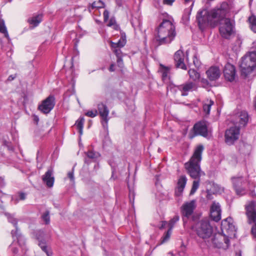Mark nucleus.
<instances>
[{
    "instance_id": "nucleus-50",
    "label": "nucleus",
    "mask_w": 256,
    "mask_h": 256,
    "mask_svg": "<svg viewBox=\"0 0 256 256\" xmlns=\"http://www.w3.org/2000/svg\"><path fill=\"white\" fill-rule=\"evenodd\" d=\"M174 0H164L163 3L164 4L172 6L174 2Z\"/></svg>"
},
{
    "instance_id": "nucleus-11",
    "label": "nucleus",
    "mask_w": 256,
    "mask_h": 256,
    "mask_svg": "<svg viewBox=\"0 0 256 256\" xmlns=\"http://www.w3.org/2000/svg\"><path fill=\"white\" fill-rule=\"evenodd\" d=\"M240 129H226L224 133V142L228 146L233 145L239 138Z\"/></svg>"
},
{
    "instance_id": "nucleus-26",
    "label": "nucleus",
    "mask_w": 256,
    "mask_h": 256,
    "mask_svg": "<svg viewBox=\"0 0 256 256\" xmlns=\"http://www.w3.org/2000/svg\"><path fill=\"white\" fill-rule=\"evenodd\" d=\"M126 42V36L122 35L117 42H110L112 48H122L124 47Z\"/></svg>"
},
{
    "instance_id": "nucleus-10",
    "label": "nucleus",
    "mask_w": 256,
    "mask_h": 256,
    "mask_svg": "<svg viewBox=\"0 0 256 256\" xmlns=\"http://www.w3.org/2000/svg\"><path fill=\"white\" fill-rule=\"evenodd\" d=\"M212 243L215 248L226 250L230 246V241L226 235L218 234L212 238Z\"/></svg>"
},
{
    "instance_id": "nucleus-31",
    "label": "nucleus",
    "mask_w": 256,
    "mask_h": 256,
    "mask_svg": "<svg viewBox=\"0 0 256 256\" xmlns=\"http://www.w3.org/2000/svg\"><path fill=\"white\" fill-rule=\"evenodd\" d=\"M248 21L250 29L254 32H256V16L254 15H252L249 17Z\"/></svg>"
},
{
    "instance_id": "nucleus-55",
    "label": "nucleus",
    "mask_w": 256,
    "mask_h": 256,
    "mask_svg": "<svg viewBox=\"0 0 256 256\" xmlns=\"http://www.w3.org/2000/svg\"><path fill=\"white\" fill-rule=\"evenodd\" d=\"M166 224H167V222L166 221H162V225L160 227V229L164 228L165 227V226Z\"/></svg>"
},
{
    "instance_id": "nucleus-33",
    "label": "nucleus",
    "mask_w": 256,
    "mask_h": 256,
    "mask_svg": "<svg viewBox=\"0 0 256 256\" xmlns=\"http://www.w3.org/2000/svg\"><path fill=\"white\" fill-rule=\"evenodd\" d=\"M209 126V124L205 120H202L196 123L192 128H208Z\"/></svg>"
},
{
    "instance_id": "nucleus-38",
    "label": "nucleus",
    "mask_w": 256,
    "mask_h": 256,
    "mask_svg": "<svg viewBox=\"0 0 256 256\" xmlns=\"http://www.w3.org/2000/svg\"><path fill=\"white\" fill-rule=\"evenodd\" d=\"M42 218L45 222L46 224H48L50 222V212L48 211L46 212L42 216Z\"/></svg>"
},
{
    "instance_id": "nucleus-30",
    "label": "nucleus",
    "mask_w": 256,
    "mask_h": 256,
    "mask_svg": "<svg viewBox=\"0 0 256 256\" xmlns=\"http://www.w3.org/2000/svg\"><path fill=\"white\" fill-rule=\"evenodd\" d=\"M0 32L4 34L6 38L9 39V36L7 28L5 25L4 21L2 19H0Z\"/></svg>"
},
{
    "instance_id": "nucleus-37",
    "label": "nucleus",
    "mask_w": 256,
    "mask_h": 256,
    "mask_svg": "<svg viewBox=\"0 0 256 256\" xmlns=\"http://www.w3.org/2000/svg\"><path fill=\"white\" fill-rule=\"evenodd\" d=\"M186 4H190L189 8L185 10V13L188 12V14L190 15L192 10V8L194 4V0H184Z\"/></svg>"
},
{
    "instance_id": "nucleus-1",
    "label": "nucleus",
    "mask_w": 256,
    "mask_h": 256,
    "mask_svg": "<svg viewBox=\"0 0 256 256\" xmlns=\"http://www.w3.org/2000/svg\"><path fill=\"white\" fill-rule=\"evenodd\" d=\"M232 8L231 4L223 2L214 8L208 10L203 9L199 10L196 16L199 27L202 28L206 25L214 27L220 24V36L224 38H230L234 33V23L226 15Z\"/></svg>"
},
{
    "instance_id": "nucleus-29",
    "label": "nucleus",
    "mask_w": 256,
    "mask_h": 256,
    "mask_svg": "<svg viewBox=\"0 0 256 256\" xmlns=\"http://www.w3.org/2000/svg\"><path fill=\"white\" fill-rule=\"evenodd\" d=\"M190 78L194 82L198 81L200 78V74L194 69H190L188 72Z\"/></svg>"
},
{
    "instance_id": "nucleus-47",
    "label": "nucleus",
    "mask_w": 256,
    "mask_h": 256,
    "mask_svg": "<svg viewBox=\"0 0 256 256\" xmlns=\"http://www.w3.org/2000/svg\"><path fill=\"white\" fill-rule=\"evenodd\" d=\"M104 21L106 22L109 18V12L108 10H105L103 13Z\"/></svg>"
},
{
    "instance_id": "nucleus-51",
    "label": "nucleus",
    "mask_w": 256,
    "mask_h": 256,
    "mask_svg": "<svg viewBox=\"0 0 256 256\" xmlns=\"http://www.w3.org/2000/svg\"><path fill=\"white\" fill-rule=\"evenodd\" d=\"M202 84L203 85V86H206L208 85L209 82L206 79L202 78L200 80Z\"/></svg>"
},
{
    "instance_id": "nucleus-13",
    "label": "nucleus",
    "mask_w": 256,
    "mask_h": 256,
    "mask_svg": "<svg viewBox=\"0 0 256 256\" xmlns=\"http://www.w3.org/2000/svg\"><path fill=\"white\" fill-rule=\"evenodd\" d=\"M199 135L207 139H210L212 138V132L211 129H192L189 132L188 136L190 139H192Z\"/></svg>"
},
{
    "instance_id": "nucleus-52",
    "label": "nucleus",
    "mask_w": 256,
    "mask_h": 256,
    "mask_svg": "<svg viewBox=\"0 0 256 256\" xmlns=\"http://www.w3.org/2000/svg\"><path fill=\"white\" fill-rule=\"evenodd\" d=\"M5 186V182L4 180V178L0 176V188H2Z\"/></svg>"
},
{
    "instance_id": "nucleus-61",
    "label": "nucleus",
    "mask_w": 256,
    "mask_h": 256,
    "mask_svg": "<svg viewBox=\"0 0 256 256\" xmlns=\"http://www.w3.org/2000/svg\"><path fill=\"white\" fill-rule=\"evenodd\" d=\"M18 199H16V202H18Z\"/></svg>"
},
{
    "instance_id": "nucleus-54",
    "label": "nucleus",
    "mask_w": 256,
    "mask_h": 256,
    "mask_svg": "<svg viewBox=\"0 0 256 256\" xmlns=\"http://www.w3.org/2000/svg\"><path fill=\"white\" fill-rule=\"evenodd\" d=\"M68 177L72 180H74V176L73 172H70L68 174Z\"/></svg>"
},
{
    "instance_id": "nucleus-12",
    "label": "nucleus",
    "mask_w": 256,
    "mask_h": 256,
    "mask_svg": "<svg viewBox=\"0 0 256 256\" xmlns=\"http://www.w3.org/2000/svg\"><path fill=\"white\" fill-rule=\"evenodd\" d=\"M246 214L250 222H256V202L250 201L245 205Z\"/></svg>"
},
{
    "instance_id": "nucleus-58",
    "label": "nucleus",
    "mask_w": 256,
    "mask_h": 256,
    "mask_svg": "<svg viewBox=\"0 0 256 256\" xmlns=\"http://www.w3.org/2000/svg\"><path fill=\"white\" fill-rule=\"evenodd\" d=\"M15 78V76H13L12 75H10L8 76V81H12V80H14V78Z\"/></svg>"
},
{
    "instance_id": "nucleus-16",
    "label": "nucleus",
    "mask_w": 256,
    "mask_h": 256,
    "mask_svg": "<svg viewBox=\"0 0 256 256\" xmlns=\"http://www.w3.org/2000/svg\"><path fill=\"white\" fill-rule=\"evenodd\" d=\"M184 55L181 50L176 51L174 54V60L176 68H180L182 70H186V67L184 63Z\"/></svg>"
},
{
    "instance_id": "nucleus-49",
    "label": "nucleus",
    "mask_w": 256,
    "mask_h": 256,
    "mask_svg": "<svg viewBox=\"0 0 256 256\" xmlns=\"http://www.w3.org/2000/svg\"><path fill=\"white\" fill-rule=\"evenodd\" d=\"M252 228V233L253 236L256 238V222Z\"/></svg>"
},
{
    "instance_id": "nucleus-45",
    "label": "nucleus",
    "mask_w": 256,
    "mask_h": 256,
    "mask_svg": "<svg viewBox=\"0 0 256 256\" xmlns=\"http://www.w3.org/2000/svg\"><path fill=\"white\" fill-rule=\"evenodd\" d=\"M4 146H6L9 150H14V148L12 146L10 142H6V140L4 141Z\"/></svg>"
},
{
    "instance_id": "nucleus-21",
    "label": "nucleus",
    "mask_w": 256,
    "mask_h": 256,
    "mask_svg": "<svg viewBox=\"0 0 256 256\" xmlns=\"http://www.w3.org/2000/svg\"><path fill=\"white\" fill-rule=\"evenodd\" d=\"M42 180L48 187L52 188L53 186L54 177V172L52 168H50L45 174L42 176Z\"/></svg>"
},
{
    "instance_id": "nucleus-53",
    "label": "nucleus",
    "mask_w": 256,
    "mask_h": 256,
    "mask_svg": "<svg viewBox=\"0 0 256 256\" xmlns=\"http://www.w3.org/2000/svg\"><path fill=\"white\" fill-rule=\"evenodd\" d=\"M26 198V194L24 192H20L19 194V200H24Z\"/></svg>"
},
{
    "instance_id": "nucleus-5",
    "label": "nucleus",
    "mask_w": 256,
    "mask_h": 256,
    "mask_svg": "<svg viewBox=\"0 0 256 256\" xmlns=\"http://www.w3.org/2000/svg\"><path fill=\"white\" fill-rule=\"evenodd\" d=\"M193 228L197 236L203 240L209 238L212 233V228L207 220H202L199 221L195 224Z\"/></svg>"
},
{
    "instance_id": "nucleus-27",
    "label": "nucleus",
    "mask_w": 256,
    "mask_h": 256,
    "mask_svg": "<svg viewBox=\"0 0 256 256\" xmlns=\"http://www.w3.org/2000/svg\"><path fill=\"white\" fill-rule=\"evenodd\" d=\"M42 20V15L38 14L28 18V21L30 24L32 25L34 27H36L38 25Z\"/></svg>"
},
{
    "instance_id": "nucleus-40",
    "label": "nucleus",
    "mask_w": 256,
    "mask_h": 256,
    "mask_svg": "<svg viewBox=\"0 0 256 256\" xmlns=\"http://www.w3.org/2000/svg\"><path fill=\"white\" fill-rule=\"evenodd\" d=\"M107 26H113L114 28L116 30L118 26L116 24V20L114 18H111Z\"/></svg>"
},
{
    "instance_id": "nucleus-36",
    "label": "nucleus",
    "mask_w": 256,
    "mask_h": 256,
    "mask_svg": "<svg viewBox=\"0 0 256 256\" xmlns=\"http://www.w3.org/2000/svg\"><path fill=\"white\" fill-rule=\"evenodd\" d=\"M104 6V4L100 0H99L98 2H94L92 3L91 5V8L92 9L96 8H102Z\"/></svg>"
},
{
    "instance_id": "nucleus-32",
    "label": "nucleus",
    "mask_w": 256,
    "mask_h": 256,
    "mask_svg": "<svg viewBox=\"0 0 256 256\" xmlns=\"http://www.w3.org/2000/svg\"><path fill=\"white\" fill-rule=\"evenodd\" d=\"M172 232V230L168 228V231L164 234V236L162 238L160 244H162L167 242L170 237Z\"/></svg>"
},
{
    "instance_id": "nucleus-42",
    "label": "nucleus",
    "mask_w": 256,
    "mask_h": 256,
    "mask_svg": "<svg viewBox=\"0 0 256 256\" xmlns=\"http://www.w3.org/2000/svg\"><path fill=\"white\" fill-rule=\"evenodd\" d=\"M16 243L15 244L14 242L10 244V250L14 253V254H16L18 252V248L16 246Z\"/></svg>"
},
{
    "instance_id": "nucleus-8",
    "label": "nucleus",
    "mask_w": 256,
    "mask_h": 256,
    "mask_svg": "<svg viewBox=\"0 0 256 256\" xmlns=\"http://www.w3.org/2000/svg\"><path fill=\"white\" fill-rule=\"evenodd\" d=\"M233 187L237 195L242 196L246 194L244 186L246 182V180L242 176H233L231 178Z\"/></svg>"
},
{
    "instance_id": "nucleus-24",
    "label": "nucleus",
    "mask_w": 256,
    "mask_h": 256,
    "mask_svg": "<svg viewBox=\"0 0 256 256\" xmlns=\"http://www.w3.org/2000/svg\"><path fill=\"white\" fill-rule=\"evenodd\" d=\"M171 66H166L162 64H160L159 72L162 74L163 80L170 79Z\"/></svg>"
},
{
    "instance_id": "nucleus-44",
    "label": "nucleus",
    "mask_w": 256,
    "mask_h": 256,
    "mask_svg": "<svg viewBox=\"0 0 256 256\" xmlns=\"http://www.w3.org/2000/svg\"><path fill=\"white\" fill-rule=\"evenodd\" d=\"M193 62L196 67L198 68L200 66V62L198 60L196 56H194Z\"/></svg>"
},
{
    "instance_id": "nucleus-63",
    "label": "nucleus",
    "mask_w": 256,
    "mask_h": 256,
    "mask_svg": "<svg viewBox=\"0 0 256 256\" xmlns=\"http://www.w3.org/2000/svg\"><path fill=\"white\" fill-rule=\"evenodd\" d=\"M240 256H241L240 255Z\"/></svg>"
},
{
    "instance_id": "nucleus-25",
    "label": "nucleus",
    "mask_w": 256,
    "mask_h": 256,
    "mask_svg": "<svg viewBox=\"0 0 256 256\" xmlns=\"http://www.w3.org/2000/svg\"><path fill=\"white\" fill-rule=\"evenodd\" d=\"M120 48H112L113 52L117 57L116 62L119 67L122 68L124 66L122 56L123 54Z\"/></svg>"
},
{
    "instance_id": "nucleus-60",
    "label": "nucleus",
    "mask_w": 256,
    "mask_h": 256,
    "mask_svg": "<svg viewBox=\"0 0 256 256\" xmlns=\"http://www.w3.org/2000/svg\"><path fill=\"white\" fill-rule=\"evenodd\" d=\"M42 130V129H37V130H36V132H35L36 134L40 133L42 132H41Z\"/></svg>"
},
{
    "instance_id": "nucleus-15",
    "label": "nucleus",
    "mask_w": 256,
    "mask_h": 256,
    "mask_svg": "<svg viewBox=\"0 0 256 256\" xmlns=\"http://www.w3.org/2000/svg\"><path fill=\"white\" fill-rule=\"evenodd\" d=\"M224 74L225 78L230 82L234 80L236 76V71L234 65L227 63L224 68Z\"/></svg>"
},
{
    "instance_id": "nucleus-46",
    "label": "nucleus",
    "mask_w": 256,
    "mask_h": 256,
    "mask_svg": "<svg viewBox=\"0 0 256 256\" xmlns=\"http://www.w3.org/2000/svg\"><path fill=\"white\" fill-rule=\"evenodd\" d=\"M206 198L208 200H212L214 198L213 194L212 193L210 190H206Z\"/></svg>"
},
{
    "instance_id": "nucleus-23",
    "label": "nucleus",
    "mask_w": 256,
    "mask_h": 256,
    "mask_svg": "<svg viewBox=\"0 0 256 256\" xmlns=\"http://www.w3.org/2000/svg\"><path fill=\"white\" fill-rule=\"evenodd\" d=\"M238 125L234 128H241L246 126L248 121V116L246 112H242L238 118Z\"/></svg>"
},
{
    "instance_id": "nucleus-20",
    "label": "nucleus",
    "mask_w": 256,
    "mask_h": 256,
    "mask_svg": "<svg viewBox=\"0 0 256 256\" xmlns=\"http://www.w3.org/2000/svg\"><path fill=\"white\" fill-rule=\"evenodd\" d=\"M220 68L216 66H211L206 71L207 77L211 81L218 80L220 77Z\"/></svg>"
},
{
    "instance_id": "nucleus-59",
    "label": "nucleus",
    "mask_w": 256,
    "mask_h": 256,
    "mask_svg": "<svg viewBox=\"0 0 256 256\" xmlns=\"http://www.w3.org/2000/svg\"><path fill=\"white\" fill-rule=\"evenodd\" d=\"M78 133L80 136L82 134V129H78Z\"/></svg>"
},
{
    "instance_id": "nucleus-18",
    "label": "nucleus",
    "mask_w": 256,
    "mask_h": 256,
    "mask_svg": "<svg viewBox=\"0 0 256 256\" xmlns=\"http://www.w3.org/2000/svg\"><path fill=\"white\" fill-rule=\"evenodd\" d=\"M178 89L181 92L182 96H188L190 91L196 89V85L192 82H187L177 86Z\"/></svg>"
},
{
    "instance_id": "nucleus-19",
    "label": "nucleus",
    "mask_w": 256,
    "mask_h": 256,
    "mask_svg": "<svg viewBox=\"0 0 256 256\" xmlns=\"http://www.w3.org/2000/svg\"><path fill=\"white\" fill-rule=\"evenodd\" d=\"M98 108L99 114L103 120L102 121L103 126L105 127L106 126L108 121V116L109 114V110L106 105L102 103L98 104Z\"/></svg>"
},
{
    "instance_id": "nucleus-17",
    "label": "nucleus",
    "mask_w": 256,
    "mask_h": 256,
    "mask_svg": "<svg viewBox=\"0 0 256 256\" xmlns=\"http://www.w3.org/2000/svg\"><path fill=\"white\" fill-rule=\"evenodd\" d=\"M187 180V178L185 175H182L178 178L174 192L176 196H179L182 194L186 184Z\"/></svg>"
},
{
    "instance_id": "nucleus-28",
    "label": "nucleus",
    "mask_w": 256,
    "mask_h": 256,
    "mask_svg": "<svg viewBox=\"0 0 256 256\" xmlns=\"http://www.w3.org/2000/svg\"><path fill=\"white\" fill-rule=\"evenodd\" d=\"M214 104V102L212 100L207 99L204 101L203 104V110L206 114H209L212 106Z\"/></svg>"
},
{
    "instance_id": "nucleus-3",
    "label": "nucleus",
    "mask_w": 256,
    "mask_h": 256,
    "mask_svg": "<svg viewBox=\"0 0 256 256\" xmlns=\"http://www.w3.org/2000/svg\"><path fill=\"white\" fill-rule=\"evenodd\" d=\"M176 35L175 26L172 20H164L157 28L156 41L160 45L170 43Z\"/></svg>"
},
{
    "instance_id": "nucleus-7",
    "label": "nucleus",
    "mask_w": 256,
    "mask_h": 256,
    "mask_svg": "<svg viewBox=\"0 0 256 256\" xmlns=\"http://www.w3.org/2000/svg\"><path fill=\"white\" fill-rule=\"evenodd\" d=\"M6 216L7 217L8 222L12 224L16 228L15 230H12L11 232L14 241L17 240V243L20 246L24 244L25 240L24 236L20 232V230L18 228V220L10 214H6Z\"/></svg>"
},
{
    "instance_id": "nucleus-39",
    "label": "nucleus",
    "mask_w": 256,
    "mask_h": 256,
    "mask_svg": "<svg viewBox=\"0 0 256 256\" xmlns=\"http://www.w3.org/2000/svg\"><path fill=\"white\" fill-rule=\"evenodd\" d=\"M84 118L83 117H80L76 122L75 125L76 128H82L84 123Z\"/></svg>"
},
{
    "instance_id": "nucleus-6",
    "label": "nucleus",
    "mask_w": 256,
    "mask_h": 256,
    "mask_svg": "<svg viewBox=\"0 0 256 256\" xmlns=\"http://www.w3.org/2000/svg\"><path fill=\"white\" fill-rule=\"evenodd\" d=\"M196 204L195 200H192L184 203L180 208V212L184 223L192 218Z\"/></svg>"
},
{
    "instance_id": "nucleus-57",
    "label": "nucleus",
    "mask_w": 256,
    "mask_h": 256,
    "mask_svg": "<svg viewBox=\"0 0 256 256\" xmlns=\"http://www.w3.org/2000/svg\"><path fill=\"white\" fill-rule=\"evenodd\" d=\"M114 64H111L110 66V68H109V70L110 72H114Z\"/></svg>"
},
{
    "instance_id": "nucleus-2",
    "label": "nucleus",
    "mask_w": 256,
    "mask_h": 256,
    "mask_svg": "<svg viewBox=\"0 0 256 256\" xmlns=\"http://www.w3.org/2000/svg\"><path fill=\"white\" fill-rule=\"evenodd\" d=\"M204 146L202 144L197 146L194 153L188 162H186L184 166L187 174L194 180L192 182L190 194H194L198 189L200 186V178L204 173L200 168V162L202 160V154Z\"/></svg>"
},
{
    "instance_id": "nucleus-34",
    "label": "nucleus",
    "mask_w": 256,
    "mask_h": 256,
    "mask_svg": "<svg viewBox=\"0 0 256 256\" xmlns=\"http://www.w3.org/2000/svg\"><path fill=\"white\" fill-rule=\"evenodd\" d=\"M86 156L88 158L90 159L95 160L100 156V154L99 153L94 152L93 150H88L86 152Z\"/></svg>"
},
{
    "instance_id": "nucleus-14",
    "label": "nucleus",
    "mask_w": 256,
    "mask_h": 256,
    "mask_svg": "<svg viewBox=\"0 0 256 256\" xmlns=\"http://www.w3.org/2000/svg\"><path fill=\"white\" fill-rule=\"evenodd\" d=\"M221 208L218 202H213L210 208V216L212 219L216 222H218L221 219Z\"/></svg>"
},
{
    "instance_id": "nucleus-43",
    "label": "nucleus",
    "mask_w": 256,
    "mask_h": 256,
    "mask_svg": "<svg viewBox=\"0 0 256 256\" xmlns=\"http://www.w3.org/2000/svg\"><path fill=\"white\" fill-rule=\"evenodd\" d=\"M38 244L43 251H46V249H48L47 246L44 241H39Z\"/></svg>"
},
{
    "instance_id": "nucleus-4",
    "label": "nucleus",
    "mask_w": 256,
    "mask_h": 256,
    "mask_svg": "<svg viewBox=\"0 0 256 256\" xmlns=\"http://www.w3.org/2000/svg\"><path fill=\"white\" fill-rule=\"evenodd\" d=\"M242 75L244 77L256 67V52H252L242 57L240 65Z\"/></svg>"
},
{
    "instance_id": "nucleus-62",
    "label": "nucleus",
    "mask_w": 256,
    "mask_h": 256,
    "mask_svg": "<svg viewBox=\"0 0 256 256\" xmlns=\"http://www.w3.org/2000/svg\"><path fill=\"white\" fill-rule=\"evenodd\" d=\"M12 200H14V198L12 197Z\"/></svg>"
},
{
    "instance_id": "nucleus-22",
    "label": "nucleus",
    "mask_w": 256,
    "mask_h": 256,
    "mask_svg": "<svg viewBox=\"0 0 256 256\" xmlns=\"http://www.w3.org/2000/svg\"><path fill=\"white\" fill-rule=\"evenodd\" d=\"M222 230L227 232H233L236 231V228L232 222V219L229 217L222 220L221 223Z\"/></svg>"
},
{
    "instance_id": "nucleus-56",
    "label": "nucleus",
    "mask_w": 256,
    "mask_h": 256,
    "mask_svg": "<svg viewBox=\"0 0 256 256\" xmlns=\"http://www.w3.org/2000/svg\"><path fill=\"white\" fill-rule=\"evenodd\" d=\"M44 252L46 253L47 256H52V253L50 250L46 249V250Z\"/></svg>"
},
{
    "instance_id": "nucleus-9",
    "label": "nucleus",
    "mask_w": 256,
    "mask_h": 256,
    "mask_svg": "<svg viewBox=\"0 0 256 256\" xmlns=\"http://www.w3.org/2000/svg\"><path fill=\"white\" fill-rule=\"evenodd\" d=\"M54 96L50 95L42 102L38 106V110L44 114H48L54 108Z\"/></svg>"
},
{
    "instance_id": "nucleus-35",
    "label": "nucleus",
    "mask_w": 256,
    "mask_h": 256,
    "mask_svg": "<svg viewBox=\"0 0 256 256\" xmlns=\"http://www.w3.org/2000/svg\"><path fill=\"white\" fill-rule=\"evenodd\" d=\"M178 216H174L168 222L169 228L172 230L175 224L179 220Z\"/></svg>"
},
{
    "instance_id": "nucleus-41",
    "label": "nucleus",
    "mask_w": 256,
    "mask_h": 256,
    "mask_svg": "<svg viewBox=\"0 0 256 256\" xmlns=\"http://www.w3.org/2000/svg\"><path fill=\"white\" fill-rule=\"evenodd\" d=\"M98 114V111L96 110H89L85 113V115L90 118H94Z\"/></svg>"
},
{
    "instance_id": "nucleus-48",
    "label": "nucleus",
    "mask_w": 256,
    "mask_h": 256,
    "mask_svg": "<svg viewBox=\"0 0 256 256\" xmlns=\"http://www.w3.org/2000/svg\"><path fill=\"white\" fill-rule=\"evenodd\" d=\"M130 200L131 202H134V192L132 190L130 189Z\"/></svg>"
}]
</instances>
